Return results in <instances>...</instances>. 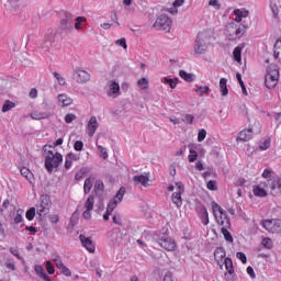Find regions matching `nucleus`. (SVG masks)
Here are the masks:
<instances>
[{"label": "nucleus", "mask_w": 281, "mask_h": 281, "mask_svg": "<svg viewBox=\"0 0 281 281\" xmlns=\"http://www.w3.org/2000/svg\"><path fill=\"white\" fill-rule=\"evenodd\" d=\"M212 210L213 216L218 225L222 227H232V222L229 221L227 212H225L218 203L212 202Z\"/></svg>", "instance_id": "1"}, {"label": "nucleus", "mask_w": 281, "mask_h": 281, "mask_svg": "<svg viewBox=\"0 0 281 281\" xmlns=\"http://www.w3.org/2000/svg\"><path fill=\"white\" fill-rule=\"evenodd\" d=\"M35 209L40 218H45L49 210H52V198L48 194L41 195L40 202L35 205Z\"/></svg>", "instance_id": "2"}, {"label": "nucleus", "mask_w": 281, "mask_h": 281, "mask_svg": "<svg viewBox=\"0 0 281 281\" xmlns=\"http://www.w3.org/2000/svg\"><path fill=\"white\" fill-rule=\"evenodd\" d=\"M63 164V156L60 153L49 150L45 157V168L48 172H54V168H58Z\"/></svg>", "instance_id": "3"}, {"label": "nucleus", "mask_w": 281, "mask_h": 281, "mask_svg": "<svg viewBox=\"0 0 281 281\" xmlns=\"http://www.w3.org/2000/svg\"><path fill=\"white\" fill-rule=\"evenodd\" d=\"M207 47H210L207 34L199 33L195 38L194 53L198 54V56H201L207 52Z\"/></svg>", "instance_id": "4"}, {"label": "nucleus", "mask_w": 281, "mask_h": 281, "mask_svg": "<svg viewBox=\"0 0 281 281\" xmlns=\"http://www.w3.org/2000/svg\"><path fill=\"white\" fill-rule=\"evenodd\" d=\"M280 80V70L278 68L269 69L266 75L265 85L268 89H276Z\"/></svg>", "instance_id": "5"}, {"label": "nucleus", "mask_w": 281, "mask_h": 281, "mask_svg": "<svg viewBox=\"0 0 281 281\" xmlns=\"http://www.w3.org/2000/svg\"><path fill=\"white\" fill-rule=\"evenodd\" d=\"M157 245L161 247L162 249H166V251H175L177 247V243L172 237H168L166 235H161L156 239Z\"/></svg>", "instance_id": "6"}, {"label": "nucleus", "mask_w": 281, "mask_h": 281, "mask_svg": "<svg viewBox=\"0 0 281 281\" xmlns=\"http://www.w3.org/2000/svg\"><path fill=\"white\" fill-rule=\"evenodd\" d=\"M170 25H172V20L168 18L166 14H160L156 22L154 23V27L156 30L167 31L170 32Z\"/></svg>", "instance_id": "7"}, {"label": "nucleus", "mask_w": 281, "mask_h": 281, "mask_svg": "<svg viewBox=\"0 0 281 281\" xmlns=\"http://www.w3.org/2000/svg\"><path fill=\"white\" fill-rule=\"evenodd\" d=\"M124 194H126V188L121 187L117 193L115 194V196L111 199L110 202L108 203V207H106L108 212L113 213L115 207H117V205L122 203V199H124Z\"/></svg>", "instance_id": "8"}, {"label": "nucleus", "mask_w": 281, "mask_h": 281, "mask_svg": "<svg viewBox=\"0 0 281 281\" xmlns=\"http://www.w3.org/2000/svg\"><path fill=\"white\" fill-rule=\"evenodd\" d=\"M61 32L60 34H69L74 30V15L71 13H66L65 19L60 21Z\"/></svg>", "instance_id": "9"}, {"label": "nucleus", "mask_w": 281, "mask_h": 281, "mask_svg": "<svg viewBox=\"0 0 281 281\" xmlns=\"http://www.w3.org/2000/svg\"><path fill=\"white\" fill-rule=\"evenodd\" d=\"M75 74H77L76 82H78V85H87V82L91 80V75L80 67L75 69Z\"/></svg>", "instance_id": "10"}, {"label": "nucleus", "mask_w": 281, "mask_h": 281, "mask_svg": "<svg viewBox=\"0 0 281 281\" xmlns=\"http://www.w3.org/2000/svg\"><path fill=\"white\" fill-rule=\"evenodd\" d=\"M189 156L188 159L190 164H194L196 158L199 157V150H203V146L201 144H189Z\"/></svg>", "instance_id": "11"}, {"label": "nucleus", "mask_w": 281, "mask_h": 281, "mask_svg": "<svg viewBox=\"0 0 281 281\" xmlns=\"http://www.w3.org/2000/svg\"><path fill=\"white\" fill-rule=\"evenodd\" d=\"M266 188H269L272 194H278L281 191V178L268 179Z\"/></svg>", "instance_id": "12"}, {"label": "nucleus", "mask_w": 281, "mask_h": 281, "mask_svg": "<svg viewBox=\"0 0 281 281\" xmlns=\"http://www.w3.org/2000/svg\"><path fill=\"white\" fill-rule=\"evenodd\" d=\"M79 240L82 244V247L87 249V251H89L90 254H93V251H95V245H93V240H91V237L80 235Z\"/></svg>", "instance_id": "13"}, {"label": "nucleus", "mask_w": 281, "mask_h": 281, "mask_svg": "<svg viewBox=\"0 0 281 281\" xmlns=\"http://www.w3.org/2000/svg\"><path fill=\"white\" fill-rule=\"evenodd\" d=\"M108 87L106 95L109 98H117L120 95V83L117 81H109Z\"/></svg>", "instance_id": "14"}, {"label": "nucleus", "mask_w": 281, "mask_h": 281, "mask_svg": "<svg viewBox=\"0 0 281 281\" xmlns=\"http://www.w3.org/2000/svg\"><path fill=\"white\" fill-rule=\"evenodd\" d=\"M251 137H254V130L249 127L239 132L237 142H249Z\"/></svg>", "instance_id": "15"}, {"label": "nucleus", "mask_w": 281, "mask_h": 281, "mask_svg": "<svg viewBox=\"0 0 281 281\" xmlns=\"http://www.w3.org/2000/svg\"><path fill=\"white\" fill-rule=\"evenodd\" d=\"M87 128L89 137H93L95 131H98V119L95 116L90 117Z\"/></svg>", "instance_id": "16"}, {"label": "nucleus", "mask_w": 281, "mask_h": 281, "mask_svg": "<svg viewBox=\"0 0 281 281\" xmlns=\"http://www.w3.org/2000/svg\"><path fill=\"white\" fill-rule=\"evenodd\" d=\"M225 256H226L225 248L218 247L215 249L214 258L217 265H220L221 267H223V260L225 261Z\"/></svg>", "instance_id": "17"}, {"label": "nucleus", "mask_w": 281, "mask_h": 281, "mask_svg": "<svg viewBox=\"0 0 281 281\" xmlns=\"http://www.w3.org/2000/svg\"><path fill=\"white\" fill-rule=\"evenodd\" d=\"M134 183L137 186H143L144 188H148V181H150V178L148 176L138 175L133 177Z\"/></svg>", "instance_id": "18"}, {"label": "nucleus", "mask_w": 281, "mask_h": 281, "mask_svg": "<svg viewBox=\"0 0 281 281\" xmlns=\"http://www.w3.org/2000/svg\"><path fill=\"white\" fill-rule=\"evenodd\" d=\"M57 99L59 106H70L74 103V99L65 93L59 94Z\"/></svg>", "instance_id": "19"}, {"label": "nucleus", "mask_w": 281, "mask_h": 281, "mask_svg": "<svg viewBox=\"0 0 281 281\" xmlns=\"http://www.w3.org/2000/svg\"><path fill=\"white\" fill-rule=\"evenodd\" d=\"M35 273L43 280V281H52V278L45 272V268L41 265L35 266Z\"/></svg>", "instance_id": "20"}, {"label": "nucleus", "mask_w": 281, "mask_h": 281, "mask_svg": "<svg viewBox=\"0 0 281 281\" xmlns=\"http://www.w3.org/2000/svg\"><path fill=\"white\" fill-rule=\"evenodd\" d=\"M32 120H47L48 117H52V113L49 112H41V111H33L31 113Z\"/></svg>", "instance_id": "21"}, {"label": "nucleus", "mask_w": 281, "mask_h": 281, "mask_svg": "<svg viewBox=\"0 0 281 281\" xmlns=\"http://www.w3.org/2000/svg\"><path fill=\"white\" fill-rule=\"evenodd\" d=\"M273 57L278 63H281V37L274 43Z\"/></svg>", "instance_id": "22"}, {"label": "nucleus", "mask_w": 281, "mask_h": 281, "mask_svg": "<svg viewBox=\"0 0 281 281\" xmlns=\"http://www.w3.org/2000/svg\"><path fill=\"white\" fill-rule=\"evenodd\" d=\"M198 214L204 225H210V214L207 213V209L204 206L201 207Z\"/></svg>", "instance_id": "23"}, {"label": "nucleus", "mask_w": 281, "mask_h": 281, "mask_svg": "<svg viewBox=\"0 0 281 281\" xmlns=\"http://www.w3.org/2000/svg\"><path fill=\"white\" fill-rule=\"evenodd\" d=\"M20 172L22 177H24V179H26V181H29L30 183L34 181V173H32V171L27 167H22L20 169Z\"/></svg>", "instance_id": "24"}, {"label": "nucleus", "mask_w": 281, "mask_h": 281, "mask_svg": "<svg viewBox=\"0 0 281 281\" xmlns=\"http://www.w3.org/2000/svg\"><path fill=\"white\" fill-rule=\"evenodd\" d=\"M243 47H245V44L236 46L233 50L234 60H236V63H240L241 60Z\"/></svg>", "instance_id": "25"}, {"label": "nucleus", "mask_w": 281, "mask_h": 281, "mask_svg": "<svg viewBox=\"0 0 281 281\" xmlns=\"http://www.w3.org/2000/svg\"><path fill=\"white\" fill-rule=\"evenodd\" d=\"M4 267L8 271H16V262L14 261V258L8 257L4 261Z\"/></svg>", "instance_id": "26"}, {"label": "nucleus", "mask_w": 281, "mask_h": 281, "mask_svg": "<svg viewBox=\"0 0 281 281\" xmlns=\"http://www.w3.org/2000/svg\"><path fill=\"white\" fill-rule=\"evenodd\" d=\"M181 194L183 193L173 192L171 195V201L177 207H181V205H183V200L181 199Z\"/></svg>", "instance_id": "27"}, {"label": "nucleus", "mask_w": 281, "mask_h": 281, "mask_svg": "<svg viewBox=\"0 0 281 281\" xmlns=\"http://www.w3.org/2000/svg\"><path fill=\"white\" fill-rule=\"evenodd\" d=\"M161 82L164 85H169L170 89H177V85H179V79H171V78H168V77H164L161 79Z\"/></svg>", "instance_id": "28"}, {"label": "nucleus", "mask_w": 281, "mask_h": 281, "mask_svg": "<svg viewBox=\"0 0 281 281\" xmlns=\"http://www.w3.org/2000/svg\"><path fill=\"white\" fill-rule=\"evenodd\" d=\"M252 192L255 196H260V198L267 196V190H265V188L262 187V183L255 187Z\"/></svg>", "instance_id": "29"}, {"label": "nucleus", "mask_w": 281, "mask_h": 281, "mask_svg": "<svg viewBox=\"0 0 281 281\" xmlns=\"http://www.w3.org/2000/svg\"><path fill=\"white\" fill-rule=\"evenodd\" d=\"M179 76L182 80H186V82H194V75L187 72L186 70H180Z\"/></svg>", "instance_id": "30"}, {"label": "nucleus", "mask_w": 281, "mask_h": 281, "mask_svg": "<svg viewBox=\"0 0 281 281\" xmlns=\"http://www.w3.org/2000/svg\"><path fill=\"white\" fill-rule=\"evenodd\" d=\"M91 188H93V178H87L83 183V193L89 194L91 192Z\"/></svg>", "instance_id": "31"}, {"label": "nucleus", "mask_w": 281, "mask_h": 281, "mask_svg": "<svg viewBox=\"0 0 281 281\" xmlns=\"http://www.w3.org/2000/svg\"><path fill=\"white\" fill-rule=\"evenodd\" d=\"M261 225L263 229L270 232V234H273V220H263L261 221Z\"/></svg>", "instance_id": "32"}, {"label": "nucleus", "mask_w": 281, "mask_h": 281, "mask_svg": "<svg viewBox=\"0 0 281 281\" xmlns=\"http://www.w3.org/2000/svg\"><path fill=\"white\" fill-rule=\"evenodd\" d=\"M220 89L222 95H227L229 93V90L227 89V80L225 78L220 79Z\"/></svg>", "instance_id": "33"}, {"label": "nucleus", "mask_w": 281, "mask_h": 281, "mask_svg": "<svg viewBox=\"0 0 281 281\" xmlns=\"http://www.w3.org/2000/svg\"><path fill=\"white\" fill-rule=\"evenodd\" d=\"M228 229L229 227L222 226V234L227 243H234V237H232V233Z\"/></svg>", "instance_id": "34"}, {"label": "nucleus", "mask_w": 281, "mask_h": 281, "mask_svg": "<svg viewBox=\"0 0 281 281\" xmlns=\"http://www.w3.org/2000/svg\"><path fill=\"white\" fill-rule=\"evenodd\" d=\"M222 263L225 265V269L228 273H234V262L231 258H225Z\"/></svg>", "instance_id": "35"}, {"label": "nucleus", "mask_w": 281, "mask_h": 281, "mask_svg": "<svg viewBox=\"0 0 281 281\" xmlns=\"http://www.w3.org/2000/svg\"><path fill=\"white\" fill-rule=\"evenodd\" d=\"M195 93H199L201 98H203L205 94L210 93V87L207 86H198L195 89Z\"/></svg>", "instance_id": "36"}, {"label": "nucleus", "mask_w": 281, "mask_h": 281, "mask_svg": "<svg viewBox=\"0 0 281 281\" xmlns=\"http://www.w3.org/2000/svg\"><path fill=\"white\" fill-rule=\"evenodd\" d=\"M95 203V196L93 195H89L86 203H85V207L86 210H91L93 211V205Z\"/></svg>", "instance_id": "37"}, {"label": "nucleus", "mask_w": 281, "mask_h": 281, "mask_svg": "<svg viewBox=\"0 0 281 281\" xmlns=\"http://www.w3.org/2000/svg\"><path fill=\"white\" fill-rule=\"evenodd\" d=\"M14 106H16V103L7 100L2 105V113H8V111H11V109H14Z\"/></svg>", "instance_id": "38"}, {"label": "nucleus", "mask_w": 281, "mask_h": 281, "mask_svg": "<svg viewBox=\"0 0 281 281\" xmlns=\"http://www.w3.org/2000/svg\"><path fill=\"white\" fill-rule=\"evenodd\" d=\"M280 232H281V220H273L272 234H280Z\"/></svg>", "instance_id": "39"}, {"label": "nucleus", "mask_w": 281, "mask_h": 281, "mask_svg": "<svg viewBox=\"0 0 281 281\" xmlns=\"http://www.w3.org/2000/svg\"><path fill=\"white\" fill-rule=\"evenodd\" d=\"M235 16H240L241 19H247L249 16V11L245 9H236L234 11Z\"/></svg>", "instance_id": "40"}, {"label": "nucleus", "mask_w": 281, "mask_h": 281, "mask_svg": "<svg viewBox=\"0 0 281 281\" xmlns=\"http://www.w3.org/2000/svg\"><path fill=\"white\" fill-rule=\"evenodd\" d=\"M13 222L15 223V225H19V223H23V210L19 209L16 211Z\"/></svg>", "instance_id": "41"}, {"label": "nucleus", "mask_w": 281, "mask_h": 281, "mask_svg": "<svg viewBox=\"0 0 281 281\" xmlns=\"http://www.w3.org/2000/svg\"><path fill=\"white\" fill-rule=\"evenodd\" d=\"M25 216L27 221H34V216H36V207L32 206L26 211Z\"/></svg>", "instance_id": "42"}, {"label": "nucleus", "mask_w": 281, "mask_h": 281, "mask_svg": "<svg viewBox=\"0 0 281 281\" xmlns=\"http://www.w3.org/2000/svg\"><path fill=\"white\" fill-rule=\"evenodd\" d=\"M137 86L143 89V91H146V89H148V79H146L145 77L140 78L137 81Z\"/></svg>", "instance_id": "43"}, {"label": "nucleus", "mask_w": 281, "mask_h": 281, "mask_svg": "<svg viewBox=\"0 0 281 281\" xmlns=\"http://www.w3.org/2000/svg\"><path fill=\"white\" fill-rule=\"evenodd\" d=\"M97 148L102 157V159H109V151L102 145H97Z\"/></svg>", "instance_id": "44"}, {"label": "nucleus", "mask_w": 281, "mask_h": 281, "mask_svg": "<svg viewBox=\"0 0 281 281\" xmlns=\"http://www.w3.org/2000/svg\"><path fill=\"white\" fill-rule=\"evenodd\" d=\"M85 21H87V19H85L83 16H77L76 23H75V29L82 30V23H85Z\"/></svg>", "instance_id": "45"}, {"label": "nucleus", "mask_w": 281, "mask_h": 281, "mask_svg": "<svg viewBox=\"0 0 281 281\" xmlns=\"http://www.w3.org/2000/svg\"><path fill=\"white\" fill-rule=\"evenodd\" d=\"M54 78H56L58 85H60V87H65L66 82H65V77L60 76V74L58 72H53Z\"/></svg>", "instance_id": "46"}, {"label": "nucleus", "mask_w": 281, "mask_h": 281, "mask_svg": "<svg viewBox=\"0 0 281 281\" xmlns=\"http://www.w3.org/2000/svg\"><path fill=\"white\" fill-rule=\"evenodd\" d=\"M246 32H247V25H243V27L239 26L235 30V34L236 36H238V38H240V36H243Z\"/></svg>", "instance_id": "47"}, {"label": "nucleus", "mask_w": 281, "mask_h": 281, "mask_svg": "<svg viewBox=\"0 0 281 281\" xmlns=\"http://www.w3.org/2000/svg\"><path fill=\"white\" fill-rule=\"evenodd\" d=\"M270 146H271V140L266 139L262 143H260L259 148L260 150H269Z\"/></svg>", "instance_id": "48"}, {"label": "nucleus", "mask_w": 281, "mask_h": 281, "mask_svg": "<svg viewBox=\"0 0 281 281\" xmlns=\"http://www.w3.org/2000/svg\"><path fill=\"white\" fill-rule=\"evenodd\" d=\"M95 192H102L104 190V182L102 180H97L94 184Z\"/></svg>", "instance_id": "49"}, {"label": "nucleus", "mask_w": 281, "mask_h": 281, "mask_svg": "<svg viewBox=\"0 0 281 281\" xmlns=\"http://www.w3.org/2000/svg\"><path fill=\"white\" fill-rule=\"evenodd\" d=\"M10 254L12 256H15V258H18V260H23V257L21 256V254L19 252V249L14 248V247H11L9 249Z\"/></svg>", "instance_id": "50"}, {"label": "nucleus", "mask_w": 281, "mask_h": 281, "mask_svg": "<svg viewBox=\"0 0 281 281\" xmlns=\"http://www.w3.org/2000/svg\"><path fill=\"white\" fill-rule=\"evenodd\" d=\"M205 137H207V132L204 128L200 130L198 133V142H203Z\"/></svg>", "instance_id": "51"}, {"label": "nucleus", "mask_w": 281, "mask_h": 281, "mask_svg": "<svg viewBox=\"0 0 281 281\" xmlns=\"http://www.w3.org/2000/svg\"><path fill=\"white\" fill-rule=\"evenodd\" d=\"M82 148H85V143H82V140H77V142L74 144V149H75L77 153H80V150H82Z\"/></svg>", "instance_id": "52"}, {"label": "nucleus", "mask_w": 281, "mask_h": 281, "mask_svg": "<svg viewBox=\"0 0 281 281\" xmlns=\"http://www.w3.org/2000/svg\"><path fill=\"white\" fill-rule=\"evenodd\" d=\"M176 192L183 194L186 192V188L183 182H176Z\"/></svg>", "instance_id": "53"}, {"label": "nucleus", "mask_w": 281, "mask_h": 281, "mask_svg": "<svg viewBox=\"0 0 281 281\" xmlns=\"http://www.w3.org/2000/svg\"><path fill=\"white\" fill-rule=\"evenodd\" d=\"M46 270L49 273V276H54V273L56 272V270L54 269V265L52 263V261H46Z\"/></svg>", "instance_id": "54"}, {"label": "nucleus", "mask_w": 281, "mask_h": 281, "mask_svg": "<svg viewBox=\"0 0 281 281\" xmlns=\"http://www.w3.org/2000/svg\"><path fill=\"white\" fill-rule=\"evenodd\" d=\"M236 258L243 262V265H247V255L245 252H237Z\"/></svg>", "instance_id": "55"}, {"label": "nucleus", "mask_w": 281, "mask_h": 281, "mask_svg": "<svg viewBox=\"0 0 281 281\" xmlns=\"http://www.w3.org/2000/svg\"><path fill=\"white\" fill-rule=\"evenodd\" d=\"M48 220L50 223H53V225H56V223H59L60 217L58 216V214H53L49 215Z\"/></svg>", "instance_id": "56"}, {"label": "nucleus", "mask_w": 281, "mask_h": 281, "mask_svg": "<svg viewBox=\"0 0 281 281\" xmlns=\"http://www.w3.org/2000/svg\"><path fill=\"white\" fill-rule=\"evenodd\" d=\"M112 221H113L114 225H122V215L121 214H115L112 217Z\"/></svg>", "instance_id": "57"}, {"label": "nucleus", "mask_w": 281, "mask_h": 281, "mask_svg": "<svg viewBox=\"0 0 281 281\" xmlns=\"http://www.w3.org/2000/svg\"><path fill=\"white\" fill-rule=\"evenodd\" d=\"M59 271H61V273L66 276V278H71V270H69L67 266H64Z\"/></svg>", "instance_id": "58"}, {"label": "nucleus", "mask_w": 281, "mask_h": 281, "mask_svg": "<svg viewBox=\"0 0 281 281\" xmlns=\"http://www.w3.org/2000/svg\"><path fill=\"white\" fill-rule=\"evenodd\" d=\"M209 5H211L215 10H218L221 8V2H218V0H210Z\"/></svg>", "instance_id": "59"}, {"label": "nucleus", "mask_w": 281, "mask_h": 281, "mask_svg": "<svg viewBox=\"0 0 281 281\" xmlns=\"http://www.w3.org/2000/svg\"><path fill=\"white\" fill-rule=\"evenodd\" d=\"M74 120H76V115L75 114H71V113L66 114V116H65L66 124H71V122H74Z\"/></svg>", "instance_id": "60"}, {"label": "nucleus", "mask_w": 281, "mask_h": 281, "mask_svg": "<svg viewBox=\"0 0 281 281\" xmlns=\"http://www.w3.org/2000/svg\"><path fill=\"white\" fill-rule=\"evenodd\" d=\"M116 45H120V47H123V49H126L128 47L126 45V38H124V37H122L121 40H117Z\"/></svg>", "instance_id": "61"}, {"label": "nucleus", "mask_w": 281, "mask_h": 281, "mask_svg": "<svg viewBox=\"0 0 281 281\" xmlns=\"http://www.w3.org/2000/svg\"><path fill=\"white\" fill-rule=\"evenodd\" d=\"M224 276H225V280L227 281H236V277L234 276V272H226Z\"/></svg>", "instance_id": "62"}, {"label": "nucleus", "mask_w": 281, "mask_h": 281, "mask_svg": "<svg viewBox=\"0 0 281 281\" xmlns=\"http://www.w3.org/2000/svg\"><path fill=\"white\" fill-rule=\"evenodd\" d=\"M183 122H186V124H192V122H194V115L187 114V115L184 116Z\"/></svg>", "instance_id": "63"}, {"label": "nucleus", "mask_w": 281, "mask_h": 281, "mask_svg": "<svg viewBox=\"0 0 281 281\" xmlns=\"http://www.w3.org/2000/svg\"><path fill=\"white\" fill-rule=\"evenodd\" d=\"M207 190H216V181L210 180L206 184Z\"/></svg>", "instance_id": "64"}]
</instances>
